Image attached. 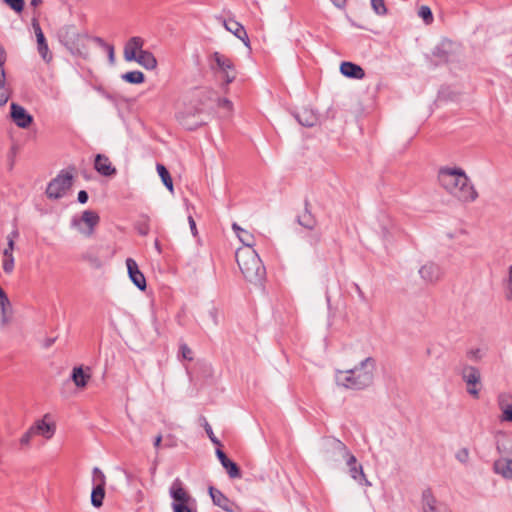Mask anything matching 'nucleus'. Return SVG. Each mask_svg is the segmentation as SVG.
<instances>
[{"instance_id": "obj_53", "label": "nucleus", "mask_w": 512, "mask_h": 512, "mask_svg": "<svg viewBox=\"0 0 512 512\" xmlns=\"http://www.w3.org/2000/svg\"><path fill=\"white\" fill-rule=\"evenodd\" d=\"M104 473L97 467L93 469V480H104Z\"/></svg>"}, {"instance_id": "obj_43", "label": "nucleus", "mask_w": 512, "mask_h": 512, "mask_svg": "<svg viewBox=\"0 0 512 512\" xmlns=\"http://www.w3.org/2000/svg\"><path fill=\"white\" fill-rule=\"evenodd\" d=\"M179 352H180V354H181L183 359L188 360V361H192L193 360V352L188 347L187 344L182 343L180 345V347H179Z\"/></svg>"}, {"instance_id": "obj_8", "label": "nucleus", "mask_w": 512, "mask_h": 512, "mask_svg": "<svg viewBox=\"0 0 512 512\" xmlns=\"http://www.w3.org/2000/svg\"><path fill=\"white\" fill-rule=\"evenodd\" d=\"M100 217L97 212L85 210L81 217H73L71 226L76 228L81 234L90 237L93 235L95 227L99 224Z\"/></svg>"}, {"instance_id": "obj_45", "label": "nucleus", "mask_w": 512, "mask_h": 512, "mask_svg": "<svg viewBox=\"0 0 512 512\" xmlns=\"http://www.w3.org/2000/svg\"><path fill=\"white\" fill-rule=\"evenodd\" d=\"M506 298L508 301H512V265L509 267L508 271Z\"/></svg>"}, {"instance_id": "obj_13", "label": "nucleus", "mask_w": 512, "mask_h": 512, "mask_svg": "<svg viewBox=\"0 0 512 512\" xmlns=\"http://www.w3.org/2000/svg\"><path fill=\"white\" fill-rule=\"evenodd\" d=\"M10 116L12 121L22 129L28 128L33 123V116L27 110L17 103H11Z\"/></svg>"}, {"instance_id": "obj_44", "label": "nucleus", "mask_w": 512, "mask_h": 512, "mask_svg": "<svg viewBox=\"0 0 512 512\" xmlns=\"http://www.w3.org/2000/svg\"><path fill=\"white\" fill-rule=\"evenodd\" d=\"M96 41L102 44L108 53V58L111 64L115 62L114 47L110 44L105 43L101 38H96Z\"/></svg>"}, {"instance_id": "obj_58", "label": "nucleus", "mask_w": 512, "mask_h": 512, "mask_svg": "<svg viewBox=\"0 0 512 512\" xmlns=\"http://www.w3.org/2000/svg\"><path fill=\"white\" fill-rule=\"evenodd\" d=\"M19 232L17 229H14L10 234L7 236V242L9 243V239L13 240L15 242V239L18 238Z\"/></svg>"}, {"instance_id": "obj_2", "label": "nucleus", "mask_w": 512, "mask_h": 512, "mask_svg": "<svg viewBox=\"0 0 512 512\" xmlns=\"http://www.w3.org/2000/svg\"><path fill=\"white\" fill-rule=\"evenodd\" d=\"M375 370L376 360L367 357L352 369L337 370L335 381L338 386L345 389L364 390L372 385Z\"/></svg>"}, {"instance_id": "obj_27", "label": "nucleus", "mask_w": 512, "mask_h": 512, "mask_svg": "<svg viewBox=\"0 0 512 512\" xmlns=\"http://www.w3.org/2000/svg\"><path fill=\"white\" fill-rule=\"evenodd\" d=\"M47 415L44 417L46 418ZM31 432H34L35 435H42L47 439H50L55 433L54 424H49L45 422V419L38 420L34 425L31 426Z\"/></svg>"}, {"instance_id": "obj_60", "label": "nucleus", "mask_w": 512, "mask_h": 512, "mask_svg": "<svg viewBox=\"0 0 512 512\" xmlns=\"http://www.w3.org/2000/svg\"><path fill=\"white\" fill-rule=\"evenodd\" d=\"M356 291L359 295V297L364 301L366 299L364 292L361 290L359 285L355 284Z\"/></svg>"}, {"instance_id": "obj_37", "label": "nucleus", "mask_w": 512, "mask_h": 512, "mask_svg": "<svg viewBox=\"0 0 512 512\" xmlns=\"http://www.w3.org/2000/svg\"><path fill=\"white\" fill-rule=\"evenodd\" d=\"M200 420L202 421L203 428L205 429V432L211 442L217 446H221V442L219 439L214 435L211 425L208 423L205 417H201Z\"/></svg>"}, {"instance_id": "obj_55", "label": "nucleus", "mask_w": 512, "mask_h": 512, "mask_svg": "<svg viewBox=\"0 0 512 512\" xmlns=\"http://www.w3.org/2000/svg\"><path fill=\"white\" fill-rule=\"evenodd\" d=\"M321 240V234L320 233H314L310 236V244L311 245H317Z\"/></svg>"}, {"instance_id": "obj_54", "label": "nucleus", "mask_w": 512, "mask_h": 512, "mask_svg": "<svg viewBox=\"0 0 512 512\" xmlns=\"http://www.w3.org/2000/svg\"><path fill=\"white\" fill-rule=\"evenodd\" d=\"M193 506L194 505H187V506H182V507L175 508V509H172V510H173V512H194L193 511Z\"/></svg>"}, {"instance_id": "obj_15", "label": "nucleus", "mask_w": 512, "mask_h": 512, "mask_svg": "<svg viewBox=\"0 0 512 512\" xmlns=\"http://www.w3.org/2000/svg\"><path fill=\"white\" fill-rule=\"evenodd\" d=\"M422 509L423 512H451L445 503L435 498L430 489L422 493Z\"/></svg>"}, {"instance_id": "obj_3", "label": "nucleus", "mask_w": 512, "mask_h": 512, "mask_svg": "<svg viewBox=\"0 0 512 512\" xmlns=\"http://www.w3.org/2000/svg\"><path fill=\"white\" fill-rule=\"evenodd\" d=\"M235 257L236 262L247 281L257 284L264 280L266 269L255 250L238 249Z\"/></svg>"}, {"instance_id": "obj_51", "label": "nucleus", "mask_w": 512, "mask_h": 512, "mask_svg": "<svg viewBox=\"0 0 512 512\" xmlns=\"http://www.w3.org/2000/svg\"><path fill=\"white\" fill-rule=\"evenodd\" d=\"M35 435L34 432H31V427L29 430L21 437L20 442L22 445H26L30 442L31 438Z\"/></svg>"}, {"instance_id": "obj_7", "label": "nucleus", "mask_w": 512, "mask_h": 512, "mask_svg": "<svg viewBox=\"0 0 512 512\" xmlns=\"http://www.w3.org/2000/svg\"><path fill=\"white\" fill-rule=\"evenodd\" d=\"M73 183V175L70 172L62 170L54 179H52L46 188V195L50 199L62 198Z\"/></svg>"}, {"instance_id": "obj_48", "label": "nucleus", "mask_w": 512, "mask_h": 512, "mask_svg": "<svg viewBox=\"0 0 512 512\" xmlns=\"http://www.w3.org/2000/svg\"><path fill=\"white\" fill-rule=\"evenodd\" d=\"M218 106L225 108L228 112L232 110V102L227 98H218Z\"/></svg>"}, {"instance_id": "obj_63", "label": "nucleus", "mask_w": 512, "mask_h": 512, "mask_svg": "<svg viewBox=\"0 0 512 512\" xmlns=\"http://www.w3.org/2000/svg\"><path fill=\"white\" fill-rule=\"evenodd\" d=\"M232 228H233V230H234L236 233H237V232L241 233V230H243V229H242V228H241L237 223H233V224H232Z\"/></svg>"}, {"instance_id": "obj_1", "label": "nucleus", "mask_w": 512, "mask_h": 512, "mask_svg": "<svg viewBox=\"0 0 512 512\" xmlns=\"http://www.w3.org/2000/svg\"><path fill=\"white\" fill-rule=\"evenodd\" d=\"M438 181L441 187L461 202H473L478 197L476 189L461 168H441Z\"/></svg>"}, {"instance_id": "obj_57", "label": "nucleus", "mask_w": 512, "mask_h": 512, "mask_svg": "<svg viewBox=\"0 0 512 512\" xmlns=\"http://www.w3.org/2000/svg\"><path fill=\"white\" fill-rule=\"evenodd\" d=\"M1 326L4 327L10 322V314L1 315Z\"/></svg>"}, {"instance_id": "obj_64", "label": "nucleus", "mask_w": 512, "mask_h": 512, "mask_svg": "<svg viewBox=\"0 0 512 512\" xmlns=\"http://www.w3.org/2000/svg\"><path fill=\"white\" fill-rule=\"evenodd\" d=\"M54 342H55L54 338L47 339L46 342H45V347L46 348L50 347L51 345H53Z\"/></svg>"}, {"instance_id": "obj_28", "label": "nucleus", "mask_w": 512, "mask_h": 512, "mask_svg": "<svg viewBox=\"0 0 512 512\" xmlns=\"http://www.w3.org/2000/svg\"><path fill=\"white\" fill-rule=\"evenodd\" d=\"M509 399L510 396L508 394H500L498 396V405L502 411L501 421L512 423V403L508 402Z\"/></svg>"}, {"instance_id": "obj_56", "label": "nucleus", "mask_w": 512, "mask_h": 512, "mask_svg": "<svg viewBox=\"0 0 512 512\" xmlns=\"http://www.w3.org/2000/svg\"><path fill=\"white\" fill-rule=\"evenodd\" d=\"M188 222H189V226H190L191 232L195 236L197 234V229H196V223H195V221H194L192 216L188 217Z\"/></svg>"}, {"instance_id": "obj_20", "label": "nucleus", "mask_w": 512, "mask_h": 512, "mask_svg": "<svg viewBox=\"0 0 512 512\" xmlns=\"http://www.w3.org/2000/svg\"><path fill=\"white\" fill-rule=\"evenodd\" d=\"M216 456L219 459L221 465L226 470L230 478L241 477L240 468L236 462L232 461L220 448L216 449Z\"/></svg>"}, {"instance_id": "obj_31", "label": "nucleus", "mask_w": 512, "mask_h": 512, "mask_svg": "<svg viewBox=\"0 0 512 512\" xmlns=\"http://www.w3.org/2000/svg\"><path fill=\"white\" fill-rule=\"evenodd\" d=\"M91 375L85 373L82 366L74 367L71 374V379L78 388H84Z\"/></svg>"}, {"instance_id": "obj_14", "label": "nucleus", "mask_w": 512, "mask_h": 512, "mask_svg": "<svg viewBox=\"0 0 512 512\" xmlns=\"http://www.w3.org/2000/svg\"><path fill=\"white\" fill-rule=\"evenodd\" d=\"M5 62L6 52L3 46L0 45V106L5 105L11 96V89L6 81Z\"/></svg>"}, {"instance_id": "obj_61", "label": "nucleus", "mask_w": 512, "mask_h": 512, "mask_svg": "<svg viewBox=\"0 0 512 512\" xmlns=\"http://www.w3.org/2000/svg\"><path fill=\"white\" fill-rule=\"evenodd\" d=\"M161 441H162V436H161V435H158V436L155 438V441H154V447H155V448H159V447H160V444H161Z\"/></svg>"}, {"instance_id": "obj_52", "label": "nucleus", "mask_w": 512, "mask_h": 512, "mask_svg": "<svg viewBox=\"0 0 512 512\" xmlns=\"http://www.w3.org/2000/svg\"><path fill=\"white\" fill-rule=\"evenodd\" d=\"M88 193L85 190H81L78 192L77 200L81 204H85L88 201Z\"/></svg>"}, {"instance_id": "obj_49", "label": "nucleus", "mask_w": 512, "mask_h": 512, "mask_svg": "<svg viewBox=\"0 0 512 512\" xmlns=\"http://www.w3.org/2000/svg\"><path fill=\"white\" fill-rule=\"evenodd\" d=\"M223 78L225 85L232 83L236 79V71L233 70L223 73Z\"/></svg>"}, {"instance_id": "obj_38", "label": "nucleus", "mask_w": 512, "mask_h": 512, "mask_svg": "<svg viewBox=\"0 0 512 512\" xmlns=\"http://www.w3.org/2000/svg\"><path fill=\"white\" fill-rule=\"evenodd\" d=\"M371 7L373 11L379 16H385L388 13V9L384 0H371Z\"/></svg>"}, {"instance_id": "obj_46", "label": "nucleus", "mask_w": 512, "mask_h": 512, "mask_svg": "<svg viewBox=\"0 0 512 512\" xmlns=\"http://www.w3.org/2000/svg\"><path fill=\"white\" fill-rule=\"evenodd\" d=\"M456 459L461 463H466L469 459V450L467 448H461L456 453Z\"/></svg>"}, {"instance_id": "obj_4", "label": "nucleus", "mask_w": 512, "mask_h": 512, "mask_svg": "<svg viewBox=\"0 0 512 512\" xmlns=\"http://www.w3.org/2000/svg\"><path fill=\"white\" fill-rule=\"evenodd\" d=\"M144 40L139 36L131 37L124 46V59L128 62L135 61L147 70L157 67V60L153 53L143 50Z\"/></svg>"}, {"instance_id": "obj_62", "label": "nucleus", "mask_w": 512, "mask_h": 512, "mask_svg": "<svg viewBox=\"0 0 512 512\" xmlns=\"http://www.w3.org/2000/svg\"><path fill=\"white\" fill-rule=\"evenodd\" d=\"M333 4L337 7H341L345 4V0H331Z\"/></svg>"}, {"instance_id": "obj_22", "label": "nucleus", "mask_w": 512, "mask_h": 512, "mask_svg": "<svg viewBox=\"0 0 512 512\" xmlns=\"http://www.w3.org/2000/svg\"><path fill=\"white\" fill-rule=\"evenodd\" d=\"M297 222L308 230H314L317 225V219L311 212V206L308 199L304 201V211L297 216Z\"/></svg>"}, {"instance_id": "obj_34", "label": "nucleus", "mask_w": 512, "mask_h": 512, "mask_svg": "<svg viewBox=\"0 0 512 512\" xmlns=\"http://www.w3.org/2000/svg\"><path fill=\"white\" fill-rule=\"evenodd\" d=\"M82 258L88 262L92 268L99 269L103 265V261L92 251L83 254Z\"/></svg>"}, {"instance_id": "obj_32", "label": "nucleus", "mask_w": 512, "mask_h": 512, "mask_svg": "<svg viewBox=\"0 0 512 512\" xmlns=\"http://www.w3.org/2000/svg\"><path fill=\"white\" fill-rule=\"evenodd\" d=\"M156 169H157L158 175L160 176L165 187L170 192H173V190H174L173 181H172L171 175H170L169 171L167 170V168L163 164L157 163Z\"/></svg>"}, {"instance_id": "obj_59", "label": "nucleus", "mask_w": 512, "mask_h": 512, "mask_svg": "<svg viewBox=\"0 0 512 512\" xmlns=\"http://www.w3.org/2000/svg\"><path fill=\"white\" fill-rule=\"evenodd\" d=\"M382 235L384 238H387L390 235V229L388 226H386V225L382 226Z\"/></svg>"}, {"instance_id": "obj_10", "label": "nucleus", "mask_w": 512, "mask_h": 512, "mask_svg": "<svg viewBox=\"0 0 512 512\" xmlns=\"http://www.w3.org/2000/svg\"><path fill=\"white\" fill-rule=\"evenodd\" d=\"M172 498V509L187 505H195V499L181 486V482H174L169 489Z\"/></svg>"}, {"instance_id": "obj_26", "label": "nucleus", "mask_w": 512, "mask_h": 512, "mask_svg": "<svg viewBox=\"0 0 512 512\" xmlns=\"http://www.w3.org/2000/svg\"><path fill=\"white\" fill-rule=\"evenodd\" d=\"M496 474L505 479H512V459L500 458L493 465Z\"/></svg>"}, {"instance_id": "obj_24", "label": "nucleus", "mask_w": 512, "mask_h": 512, "mask_svg": "<svg viewBox=\"0 0 512 512\" xmlns=\"http://www.w3.org/2000/svg\"><path fill=\"white\" fill-rule=\"evenodd\" d=\"M344 461L348 468V474L352 479L357 480L359 478H364V472L361 463L358 462L357 458L351 454L350 451L348 456L345 457Z\"/></svg>"}, {"instance_id": "obj_29", "label": "nucleus", "mask_w": 512, "mask_h": 512, "mask_svg": "<svg viewBox=\"0 0 512 512\" xmlns=\"http://www.w3.org/2000/svg\"><path fill=\"white\" fill-rule=\"evenodd\" d=\"M211 58L214 60L217 69L222 73L235 70L232 60L227 56L219 52H214Z\"/></svg>"}, {"instance_id": "obj_50", "label": "nucleus", "mask_w": 512, "mask_h": 512, "mask_svg": "<svg viewBox=\"0 0 512 512\" xmlns=\"http://www.w3.org/2000/svg\"><path fill=\"white\" fill-rule=\"evenodd\" d=\"M14 247L15 242L9 239V243L7 242V247L3 251V257L13 256Z\"/></svg>"}, {"instance_id": "obj_12", "label": "nucleus", "mask_w": 512, "mask_h": 512, "mask_svg": "<svg viewBox=\"0 0 512 512\" xmlns=\"http://www.w3.org/2000/svg\"><path fill=\"white\" fill-rule=\"evenodd\" d=\"M462 379L467 384V392L474 398H479V389L476 385L480 383L481 374L478 368L466 365L462 370Z\"/></svg>"}, {"instance_id": "obj_17", "label": "nucleus", "mask_w": 512, "mask_h": 512, "mask_svg": "<svg viewBox=\"0 0 512 512\" xmlns=\"http://www.w3.org/2000/svg\"><path fill=\"white\" fill-rule=\"evenodd\" d=\"M419 274L425 282L435 283L442 278L443 271L438 264L428 262L419 269Z\"/></svg>"}, {"instance_id": "obj_36", "label": "nucleus", "mask_w": 512, "mask_h": 512, "mask_svg": "<svg viewBox=\"0 0 512 512\" xmlns=\"http://www.w3.org/2000/svg\"><path fill=\"white\" fill-rule=\"evenodd\" d=\"M0 308H1V315L10 314L11 303H10V300H9L7 294L1 287H0Z\"/></svg>"}, {"instance_id": "obj_19", "label": "nucleus", "mask_w": 512, "mask_h": 512, "mask_svg": "<svg viewBox=\"0 0 512 512\" xmlns=\"http://www.w3.org/2000/svg\"><path fill=\"white\" fill-rule=\"evenodd\" d=\"M94 168L99 174L105 177H111L117 173L116 168L112 166V163L110 162L109 158L104 154L96 155L94 161Z\"/></svg>"}, {"instance_id": "obj_40", "label": "nucleus", "mask_w": 512, "mask_h": 512, "mask_svg": "<svg viewBox=\"0 0 512 512\" xmlns=\"http://www.w3.org/2000/svg\"><path fill=\"white\" fill-rule=\"evenodd\" d=\"M418 16L423 19L426 24L433 22V14L430 7L423 5L418 10Z\"/></svg>"}, {"instance_id": "obj_23", "label": "nucleus", "mask_w": 512, "mask_h": 512, "mask_svg": "<svg viewBox=\"0 0 512 512\" xmlns=\"http://www.w3.org/2000/svg\"><path fill=\"white\" fill-rule=\"evenodd\" d=\"M340 72L345 77L351 79L360 80L365 77L364 69L360 65L349 61H344L341 63Z\"/></svg>"}, {"instance_id": "obj_41", "label": "nucleus", "mask_w": 512, "mask_h": 512, "mask_svg": "<svg viewBox=\"0 0 512 512\" xmlns=\"http://www.w3.org/2000/svg\"><path fill=\"white\" fill-rule=\"evenodd\" d=\"M3 2L17 13H21L25 5L24 0H3Z\"/></svg>"}, {"instance_id": "obj_30", "label": "nucleus", "mask_w": 512, "mask_h": 512, "mask_svg": "<svg viewBox=\"0 0 512 512\" xmlns=\"http://www.w3.org/2000/svg\"><path fill=\"white\" fill-rule=\"evenodd\" d=\"M105 483L106 482H98L93 488L91 492V504L95 508H99L103 505V500L105 497Z\"/></svg>"}, {"instance_id": "obj_35", "label": "nucleus", "mask_w": 512, "mask_h": 512, "mask_svg": "<svg viewBox=\"0 0 512 512\" xmlns=\"http://www.w3.org/2000/svg\"><path fill=\"white\" fill-rule=\"evenodd\" d=\"M239 240L246 246V249L253 250L252 247L255 244L254 236L247 230H241V233L237 232Z\"/></svg>"}, {"instance_id": "obj_18", "label": "nucleus", "mask_w": 512, "mask_h": 512, "mask_svg": "<svg viewBox=\"0 0 512 512\" xmlns=\"http://www.w3.org/2000/svg\"><path fill=\"white\" fill-rule=\"evenodd\" d=\"M32 25L37 39L38 52L44 61L49 62L52 59V54L49 52L48 44L46 42L44 33L37 20H33Z\"/></svg>"}, {"instance_id": "obj_33", "label": "nucleus", "mask_w": 512, "mask_h": 512, "mask_svg": "<svg viewBox=\"0 0 512 512\" xmlns=\"http://www.w3.org/2000/svg\"><path fill=\"white\" fill-rule=\"evenodd\" d=\"M121 78L130 84H141L145 81V75L138 70L126 72Z\"/></svg>"}, {"instance_id": "obj_39", "label": "nucleus", "mask_w": 512, "mask_h": 512, "mask_svg": "<svg viewBox=\"0 0 512 512\" xmlns=\"http://www.w3.org/2000/svg\"><path fill=\"white\" fill-rule=\"evenodd\" d=\"M136 229L140 235H147L150 231L149 218L147 216H142L136 223Z\"/></svg>"}, {"instance_id": "obj_6", "label": "nucleus", "mask_w": 512, "mask_h": 512, "mask_svg": "<svg viewBox=\"0 0 512 512\" xmlns=\"http://www.w3.org/2000/svg\"><path fill=\"white\" fill-rule=\"evenodd\" d=\"M59 41L72 53H80L84 47V36L74 25H65L58 31Z\"/></svg>"}, {"instance_id": "obj_11", "label": "nucleus", "mask_w": 512, "mask_h": 512, "mask_svg": "<svg viewBox=\"0 0 512 512\" xmlns=\"http://www.w3.org/2000/svg\"><path fill=\"white\" fill-rule=\"evenodd\" d=\"M209 495L215 506L220 507L226 512H242V509L234 501L224 495L219 489L214 486H209Z\"/></svg>"}, {"instance_id": "obj_42", "label": "nucleus", "mask_w": 512, "mask_h": 512, "mask_svg": "<svg viewBox=\"0 0 512 512\" xmlns=\"http://www.w3.org/2000/svg\"><path fill=\"white\" fill-rule=\"evenodd\" d=\"M2 267L5 273H12L14 270V256L3 257Z\"/></svg>"}, {"instance_id": "obj_25", "label": "nucleus", "mask_w": 512, "mask_h": 512, "mask_svg": "<svg viewBox=\"0 0 512 512\" xmlns=\"http://www.w3.org/2000/svg\"><path fill=\"white\" fill-rule=\"evenodd\" d=\"M298 123L304 127H313L318 122L317 114L309 108H303L295 114Z\"/></svg>"}, {"instance_id": "obj_16", "label": "nucleus", "mask_w": 512, "mask_h": 512, "mask_svg": "<svg viewBox=\"0 0 512 512\" xmlns=\"http://www.w3.org/2000/svg\"><path fill=\"white\" fill-rule=\"evenodd\" d=\"M128 275L133 284L141 291L147 287L146 279L143 273L139 270L136 261L132 258L126 259Z\"/></svg>"}, {"instance_id": "obj_5", "label": "nucleus", "mask_w": 512, "mask_h": 512, "mask_svg": "<svg viewBox=\"0 0 512 512\" xmlns=\"http://www.w3.org/2000/svg\"><path fill=\"white\" fill-rule=\"evenodd\" d=\"M348 447L339 439L328 437L322 443V456L324 461L328 463H338L344 461L348 456Z\"/></svg>"}, {"instance_id": "obj_9", "label": "nucleus", "mask_w": 512, "mask_h": 512, "mask_svg": "<svg viewBox=\"0 0 512 512\" xmlns=\"http://www.w3.org/2000/svg\"><path fill=\"white\" fill-rule=\"evenodd\" d=\"M202 114V109L189 107L184 111L177 113L176 117L185 129L193 131L206 124V120L202 117Z\"/></svg>"}, {"instance_id": "obj_21", "label": "nucleus", "mask_w": 512, "mask_h": 512, "mask_svg": "<svg viewBox=\"0 0 512 512\" xmlns=\"http://www.w3.org/2000/svg\"><path fill=\"white\" fill-rule=\"evenodd\" d=\"M223 25L231 32L233 35H235L238 39H240L246 47H250V40L247 35V32L242 24L239 22L229 19V20H223Z\"/></svg>"}, {"instance_id": "obj_47", "label": "nucleus", "mask_w": 512, "mask_h": 512, "mask_svg": "<svg viewBox=\"0 0 512 512\" xmlns=\"http://www.w3.org/2000/svg\"><path fill=\"white\" fill-rule=\"evenodd\" d=\"M433 55L437 56L441 59V61H448V54L447 52L440 46L436 47L433 51Z\"/></svg>"}]
</instances>
